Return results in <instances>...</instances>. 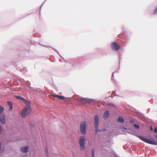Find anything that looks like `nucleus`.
Masks as SVG:
<instances>
[{
  "instance_id": "3",
  "label": "nucleus",
  "mask_w": 157,
  "mask_h": 157,
  "mask_svg": "<svg viewBox=\"0 0 157 157\" xmlns=\"http://www.w3.org/2000/svg\"><path fill=\"white\" fill-rule=\"evenodd\" d=\"M139 138L144 142L149 144H156L157 143L155 141L144 138V137L141 136H139Z\"/></svg>"
},
{
  "instance_id": "11",
  "label": "nucleus",
  "mask_w": 157,
  "mask_h": 157,
  "mask_svg": "<svg viewBox=\"0 0 157 157\" xmlns=\"http://www.w3.org/2000/svg\"><path fill=\"white\" fill-rule=\"evenodd\" d=\"M29 147L28 146L21 147L20 150L21 151L23 152H27L28 151Z\"/></svg>"
},
{
  "instance_id": "13",
  "label": "nucleus",
  "mask_w": 157,
  "mask_h": 157,
  "mask_svg": "<svg viewBox=\"0 0 157 157\" xmlns=\"http://www.w3.org/2000/svg\"><path fill=\"white\" fill-rule=\"evenodd\" d=\"M109 112L108 111H106L105 113L103 115V117L104 118H108L109 116Z\"/></svg>"
},
{
  "instance_id": "21",
  "label": "nucleus",
  "mask_w": 157,
  "mask_h": 157,
  "mask_svg": "<svg viewBox=\"0 0 157 157\" xmlns=\"http://www.w3.org/2000/svg\"><path fill=\"white\" fill-rule=\"evenodd\" d=\"M46 153H47V149H46Z\"/></svg>"
},
{
  "instance_id": "22",
  "label": "nucleus",
  "mask_w": 157,
  "mask_h": 157,
  "mask_svg": "<svg viewBox=\"0 0 157 157\" xmlns=\"http://www.w3.org/2000/svg\"><path fill=\"white\" fill-rule=\"evenodd\" d=\"M156 137L157 138V135L156 136Z\"/></svg>"
},
{
  "instance_id": "10",
  "label": "nucleus",
  "mask_w": 157,
  "mask_h": 157,
  "mask_svg": "<svg viewBox=\"0 0 157 157\" xmlns=\"http://www.w3.org/2000/svg\"><path fill=\"white\" fill-rule=\"evenodd\" d=\"M52 96L54 97L57 98L59 99L64 100L65 99V98L63 96H60L55 94H52Z\"/></svg>"
},
{
  "instance_id": "19",
  "label": "nucleus",
  "mask_w": 157,
  "mask_h": 157,
  "mask_svg": "<svg viewBox=\"0 0 157 157\" xmlns=\"http://www.w3.org/2000/svg\"><path fill=\"white\" fill-rule=\"evenodd\" d=\"M154 132L155 133H157V127H155L154 129Z\"/></svg>"
},
{
  "instance_id": "4",
  "label": "nucleus",
  "mask_w": 157,
  "mask_h": 157,
  "mask_svg": "<svg viewBox=\"0 0 157 157\" xmlns=\"http://www.w3.org/2000/svg\"><path fill=\"white\" fill-rule=\"evenodd\" d=\"M80 128L81 133L85 135L86 133V123L85 122L81 123L80 126Z\"/></svg>"
},
{
  "instance_id": "16",
  "label": "nucleus",
  "mask_w": 157,
  "mask_h": 157,
  "mask_svg": "<svg viewBox=\"0 0 157 157\" xmlns=\"http://www.w3.org/2000/svg\"><path fill=\"white\" fill-rule=\"evenodd\" d=\"M153 13L154 14H155L157 13V6L156 7L155 9L154 10L153 12Z\"/></svg>"
},
{
  "instance_id": "8",
  "label": "nucleus",
  "mask_w": 157,
  "mask_h": 157,
  "mask_svg": "<svg viewBox=\"0 0 157 157\" xmlns=\"http://www.w3.org/2000/svg\"><path fill=\"white\" fill-rule=\"evenodd\" d=\"M15 97L17 99H19L21 100H22L25 104L28 103L29 102H30L29 101L26 100L25 99L23 98H22L21 97L19 96H16Z\"/></svg>"
},
{
  "instance_id": "5",
  "label": "nucleus",
  "mask_w": 157,
  "mask_h": 157,
  "mask_svg": "<svg viewBox=\"0 0 157 157\" xmlns=\"http://www.w3.org/2000/svg\"><path fill=\"white\" fill-rule=\"evenodd\" d=\"M95 124L94 126L95 131L97 132L98 131V127L99 124L98 117V115H95L94 117Z\"/></svg>"
},
{
  "instance_id": "2",
  "label": "nucleus",
  "mask_w": 157,
  "mask_h": 157,
  "mask_svg": "<svg viewBox=\"0 0 157 157\" xmlns=\"http://www.w3.org/2000/svg\"><path fill=\"white\" fill-rule=\"evenodd\" d=\"M85 138L84 136H81L79 138L80 148L81 150H83L85 148Z\"/></svg>"
},
{
  "instance_id": "12",
  "label": "nucleus",
  "mask_w": 157,
  "mask_h": 157,
  "mask_svg": "<svg viewBox=\"0 0 157 157\" xmlns=\"http://www.w3.org/2000/svg\"><path fill=\"white\" fill-rule=\"evenodd\" d=\"M8 105L9 107V111L13 109V105L12 103L10 101H8L7 102Z\"/></svg>"
},
{
  "instance_id": "1",
  "label": "nucleus",
  "mask_w": 157,
  "mask_h": 157,
  "mask_svg": "<svg viewBox=\"0 0 157 157\" xmlns=\"http://www.w3.org/2000/svg\"><path fill=\"white\" fill-rule=\"evenodd\" d=\"M30 102L28 103L25 104L26 106L22 110L21 114L23 117H25L28 116L31 112V109L30 107Z\"/></svg>"
},
{
  "instance_id": "17",
  "label": "nucleus",
  "mask_w": 157,
  "mask_h": 157,
  "mask_svg": "<svg viewBox=\"0 0 157 157\" xmlns=\"http://www.w3.org/2000/svg\"><path fill=\"white\" fill-rule=\"evenodd\" d=\"M92 157H95V156H94V148H93L92 149Z\"/></svg>"
},
{
  "instance_id": "9",
  "label": "nucleus",
  "mask_w": 157,
  "mask_h": 157,
  "mask_svg": "<svg viewBox=\"0 0 157 157\" xmlns=\"http://www.w3.org/2000/svg\"><path fill=\"white\" fill-rule=\"evenodd\" d=\"M80 102L83 104L86 103L88 101V99L87 98H81L79 100Z\"/></svg>"
},
{
  "instance_id": "15",
  "label": "nucleus",
  "mask_w": 157,
  "mask_h": 157,
  "mask_svg": "<svg viewBox=\"0 0 157 157\" xmlns=\"http://www.w3.org/2000/svg\"><path fill=\"white\" fill-rule=\"evenodd\" d=\"M3 108L2 106H0V114H1V113H2L3 111Z\"/></svg>"
},
{
  "instance_id": "20",
  "label": "nucleus",
  "mask_w": 157,
  "mask_h": 157,
  "mask_svg": "<svg viewBox=\"0 0 157 157\" xmlns=\"http://www.w3.org/2000/svg\"><path fill=\"white\" fill-rule=\"evenodd\" d=\"M150 129L151 131H152L153 130V128L151 126L150 127Z\"/></svg>"
},
{
  "instance_id": "6",
  "label": "nucleus",
  "mask_w": 157,
  "mask_h": 157,
  "mask_svg": "<svg viewBox=\"0 0 157 157\" xmlns=\"http://www.w3.org/2000/svg\"><path fill=\"white\" fill-rule=\"evenodd\" d=\"M111 47L113 50L117 51L121 48L120 46L116 43L113 42L111 44Z\"/></svg>"
},
{
  "instance_id": "7",
  "label": "nucleus",
  "mask_w": 157,
  "mask_h": 157,
  "mask_svg": "<svg viewBox=\"0 0 157 157\" xmlns=\"http://www.w3.org/2000/svg\"><path fill=\"white\" fill-rule=\"evenodd\" d=\"M0 121L2 124H5L6 122V117L4 115H0Z\"/></svg>"
},
{
  "instance_id": "14",
  "label": "nucleus",
  "mask_w": 157,
  "mask_h": 157,
  "mask_svg": "<svg viewBox=\"0 0 157 157\" xmlns=\"http://www.w3.org/2000/svg\"><path fill=\"white\" fill-rule=\"evenodd\" d=\"M117 122H120L121 123H123L124 122V119L123 118L121 117H119L117 119Z\"/></svg>"
},
{
  "instance_id": "18",
  "label": "nucleus",
  "mask_w": 157,
  "mask_h": 157,
  "mask_svg": "<svg viewBox=\"0 0 157 157\" xmlns=\"http://www.w3.org/2000/svg\"><path fill=\"white\" fill-rule=\"evenodd\" d=\"M134 126L137 129H139V126L137 124H134Z\"/></svg>"
}]
</instances>
